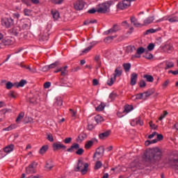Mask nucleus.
<instances>
[{
	"instance_id": "obj_1",
	"label": "nucleus",
	"mask_w": 178,
	"mask_h": 178,
	"mask_svg": "<svg viewBox=\"0 0 178 178\" xmlns=\"http://www.w3.org/2000/svg\"><path fill=\"white\" fill-rule=\"evenodd\" d=\"M144 158L146 162L150 163L151 166L158 165L159 161L162 159V151L158 147L149 149L145 153Z\"/></svg>"
},
{
	"instance_id": "obj_2",
	"label": "nucleus",
	"mask_w": 178,
	"mask_h": 178,
	"mask_svg": "<svg viewBox=\"0 0 178 178\" xmlns=\"http://www.w3.org/2000/svg\"><path fill=\"white\" fill-rule=\"evenodd\" d=\"M112 3H113V2L112 1H109L97 5V13H109Z\"/></svg>"
},
{
	"instance_id": "obj_3",
	"label": "nucleus",
	"mask_w": 178,
	"mask_h": 178,
	"mask_svg": "<svg viewBox=\"0 0 178 178\" xmlns=\"http://www.w3.org/2000/svg\"><path fill=\"white\" fill-rule=\"evenodd\" d=\"M75 172H81V175H86L88 172V163L83 160H78L77 165L74 168Z\"/></svg>"
},
{
	"instance_id": "obj_4",
	"label": "nucleus",
	"mask_w": 178,
	"mask_h": 178,
	"mask_svg": "<svg viewBox=\"0 0 178 178\" xmlns=\"http://www.w3.org/2000/svg\"><path fill=\"white\" fill-rule=\"evenodd\" d=\"M123 73L122 67H118L114 71V74L111 76L110 80L107 81L108 86H113V83L116 81V77H120Z\"/></svg>"
},
{
	"instance_id": "obj_5",
	"label": "nucleus",
	"mask_w": 178,
	"mask_h": 178,
	"mask_svg": "<svg viewBox=\"0 0 178 178\" xmlns=\"http://www.w3.org/2000/svg\"><path fill=\"white\" fill-rule=\"evenodd\" d=\"M15 65L20 66L22 69H25L27 73H37V68L34 67H31L30 65H26L24 62L22 63H15Z\"/></svg>"
},
{
	"instance_id": "obj_6",
	"label": "nucleus",
	"mask_w": 178,
	"mask_h": 178,
	"mask_svg": "<svg viewBox=\"0 0 178 178\" xmlns=\"http://www.w3.org/2000/svg\"><path fill=\"white\" fill-rule=\"evenodd\" d=\"M1 24L4 27H6V29H9L15 24V21L11 17L3 18L1 19Z\"/></svg>"
},
{
	"instance_id": "obj_7",
	"label": "nucleus",
	"mask_w": 178,
	"mask_h": 178,
	"mask_svg": "<svg viewBox=\"0 0 178 178\" xmlns=\"http://www.w3.org/2000/svg\"><path fill=\"white\" fill-rule=\"evenodd\" d=\"M131 5V3H130L128 0H123L120 1L118 5L117 8L118 9H120V10H124V9H127V8L130 7Z\"/></svg>"
},
{
	"instance_id": "obj_8",
	"label": "nucleus",
	"mask_w": 178,
	"mask_h": 178,
	"mask_svg": "<svg viewBox=\"0 0 178 178\" xmlns=\"http://www.w3.org/2000/svg\"><path fill=\"white\" fill-rule=\"evenodd\" d=\"M35 168H37V163L33 162L32 163L29 164L28 167L26 168V173L27 175H33L34 173H37Z\"/></svg>"
},
{
	"instance_id": "obj_9",
	"label": "nucleus",
	"mask_w": 178,
	"mask_h": 178,
	"mask_svg": "<svg viewBox=\"0 0 178 178\" xmlns=\"http://www.w3.org/2000/svg\"><path fill=\"white\" fill-rule=\"evenodd\" d=\"M120 31V26L118 24H114L113 27L108 31L104 32V35H109V34H113L114 33H118Z\"/></svg>"
},
{
	"instance_id": "obj_10",
	"label": "nucleus",
	"mask_w": 178,
	"mask_h": 178,
	"mask_svg": "<svg viewBox=\"0 0 178 178\" xmlns=\"http://www.w3.org/2000/svg\"><path fill=\"white\" fill-rule=\"evenodd\" d=\"M15 40L13 38H6L1 41V44L5 47H8V45H13Z\"/></svg>"
},
{
	"instance_id": "obj_11",
	"label": "nucleus",
	"mask_w": 178,
	"mask_h": 178,
	"mask_svg": "<svg viewBox=\"0 0 178 178\" xmlns=\"http://www.w3.org/2000/svg\"><path fill=\"white\" fill-rule=\"evenodd\" d=\"M130 21L131 24H133V26H134V27H137V28H141L143 27V24L138 22V19H137V18H136V17L132 16L130 17Z\"/></svg>"
},
{
	"instance_id": "obj_12",
	"label": "nucleus",
	"mask_w": 178,
	"mask_h": 178,
	"mask_svg": "<svg viewBox=\"0 0 178 178\" xmlns=\"http://www.w3.org/2000/svg\"><path fill=\"white\" fill-rule=\"evenodd\" d=\"M58 149L66 150V146L61 143H54L53 144V151H58Z\"/></svg>"
},
{
	"instance_id": "obj_13",
	"label": "nucleus",
	"mask_w": 178,
	"mask_h": 178,
	"mask_svg": "<svg viewBox=\"0 0 178 178\" xmlns=\"http://www.w3.org/2000/svg\"><path fill=\"white\" fill-rule=\"evenodd\" d=\"M13 35H20V37H22V35H23V32H22V28H20L19 26H15L14 28H13L12 31H11Z\"/></svg>"
},
{
	"instance_id": "obj_14",
	"label": "nucleus",
	"mask_w": 178,
	"mask_h": 178,
	"mask_svg": "<svg viewBox=\"0 0 178 178\" xmlns=\"http://www.w3.org/2000/svg\"><path fill=\"white\" fill-rule=\"evenodd\" d=\"M74 8L76 10H83L84 9V2L83 1H77L74 3Z\"/></svg>"
},
{
	"instance_id": "obj_15",
	"label": "nucleus",
	"mask_w": 178,
	"mask_h": 178,
	"mask_svg": "<svg viewBox=\"0 0 178 178\" xmlns=\"http://www.w3.org/2000/svg\"><path fill=\"white\" fill-rule=\"evenodd\" d=\"M137 79H138V74L136 72H133L131 74V86H136V84L137 83Z\"/></svg>"
},
{
	"instance_id": "obj_16",
	"label": "nucleus",
	"mask_w": 178,
	"mask_h": 178,
	"mask_svg": "<svg viewBox=\"0 0 178 178\" xmlns=\"http://www.w3.org/2000/svg\"><path fill=\"white\" fill-rule=\"evenodd\" d=\"M144 52H145V49L144 47H139L136 51V55L132 56L131 58H141V54H144Z\"/></svg>"
},
{
	"instance_id": "obj_17",
	"label": "nucleus",
	"mask_w": 178,
	"mask_h": 178,
	"mask_svg": "<svg viewBox=\"0 0 178 178\" xmlns=\"http://www.w3.org/2000/svg\"><path fill=\"white\" fill-rule=\"evenodd\" d=\"M165 20H168L170 23H177L178 22V17L173 15H168L165 17Z\"/></svg>"
},
{
	"instance_id": "obj_18",
	"label": "nucleus",
	"mask_w": 178,
	"mask_h": 178,
	"mask_svg": "<svg viewBox=\"0 0 178 178\" xmlns=\"http://www.w3.org/2000/svg\"><path fill=\"white\" fill-rule=\"evenodd\" d=\"M155 20V18L154 17H149L143 21V24H142L143 27L144 26H148V24H151Z\"/></svg>"
},
{
	"instance_id": "obj_19",
	"label": "nucleus",
	"mask_w": 178,
	"mask_h": 178,
	"mask_svg": "<svg viewBox=\"0 0 178 178\" xmlns=\"http://www.w3.org/2000/svg\"><path fill=\"white\" fill-rule=\"evenodd\" d=\"M80 148V145L79 143H74L71 145L70 148L67 149V152H74L75 149H79Z\"/></svg>"
},
{
	"instance_id": "obj_20",
	"label": "nucleus",
	"mask_w": 178,
	"mask_h": 178,
	"mask_svg": "<svg viewBox=\"0 0 178 178\" xmlns=\"http://www.w3.org/2000/svg\"><path fill=\"white\" fill-rule=\"evenodd\" d=\"M111 136V131H106L105 132H103L102 134H99V138L100 140H105V138H108V136Z\"/></svg>"
},
{
	"instance_id": "obj_21",
	"label": "nucleus",
	"mask_w": 178,
	"mask_h": 178,
	"mask_svg": "<svg viewBox=\"0 0 178 178\" xmlns=\"http://www.w3.org/2000/svg\"><path fill=\"white\" fill-rule=\"evenodd\" d=\"M49 29H46L44 30L42 35V39L43 41H48V38L49 37Z\"/></svg>"
},
{
	"instance_id": "obj_22",
	"label": "nucleus",
	"mask_w": 178,
	"mask_h": 178,
	"mask_svg": "<svg viewBox=\"0 0 178 178\" xmlns=\"http://www.w3.org/2000/svg\"><path fill=\"white\" fill-rule=\"evenodd\" d=\"M25 84H27V81L22 79L19 83H15L14 86H15L17 88H19V87H24Z\"/></svg>"
},
{
	"instance_id": "obj_23",
	"label": "nucleus",
	"mask_w": 178,
	"mask_h": 178,
	"mask_svg": "<svg viewBox=\"0 0 178 178\" xmlns=\"http://www.w3.org/2000/svg\"><path fill=\"white\" fill-rule=\"evenodd\" d=\"M49 148V147L48 146V145H43L40 151H39V154H40L41 155H44V154H45L47 152V151H48V149Z\"/></svg>"
},
{
	"instance_id": "obj_24",
	"label": "nucleus",
	"mask_w": 178,
	"mask_h": 178,
	"mask_svg": "<svg viewBox=\"0 0 178 178\" xmlns=\"http://www.w3.org/2000/svg\"><path fill=\"white\" fill-rule=\"evenodd\" d=\"M14 148H15V145L11 144V145H8L7 147H4L3 151H4V152H7V153L12 152V151H13Z\"/></svg>"
},
{
	"instance_id": "obj_25",
	"label": "nucleus",
	"mask_w": 178,
	"mask_h": 178,
	"mask_svg": "<svg viewBox=\"0 0 178 178\" xmlns=\"http://www.w3.org/2000/svg\"><path fill=\"white\" fill-rule=\"evenodd\" d=\"M133 123H136V124H139V126H143V124H144V122H143V120H141V118H140V117L134 120L131 122V124H133Z\"/></svg>"
},
{
	"instance_id": "obj_26",
	"label": "nucleus",
	"mask_w": 178,
	"mask_h": 178,
	"mask_svg": "<svg viewBox=\"0 0 178 178\" xmlns=\"http://www.w3.org/2000/svg\"><path fill=\"white\" fill-rule=\"evenodd\" d=\"M24 118V113L21 112L18 114L17 118H16V123L19 124L21 123L22 120H23V118Z\"/></svg>"
},
{
	"instance_id": "obj_27",
	"label": "nucleus",
	"mask_w": 178,
	"mask_h": 178,
	"mask_svg": "<svg viewBox=\"0 0 178 178\" xmlns=\"http://www.w3.org/2000/svg\"><path fill=\"white\" fill-rule=\"evenodd\" d=\"M97 45V42H92V45L88 46L86 49H85L82 52L83 54H87V52H90L92 49V47H95Z\"/></svg>"
},
{
	"instance_id": "obj_28",
	"label": "nucleus",
	"mask_w": 178,
	"mask_h": 178,
	"mask_svg": "<svg viewBox=\"0 0 178 178\" xmlns=\"http://www.w3.org/2000/svg\"><path fill=\"white\" fill-rule=\"evenodd\" d=\"M51 12L53 18L55 20H58V19H59V12H58V10H51Z\"/></svg>"
},
{
	"instance_id": "obj_29",
	"label": "nucleus",
	"mask_w": 178,
	"mask_h": 178,
	"mask_svg": "<svg viewBox=\"0 0 178 178\" xmlns=\"http://www.w3.org/2000/svg\"><path fill=\"white\" fill-rule=\"evenodd\" d=\"M154 92H155V89L154 88H150L147 91L144 92V94H145L146 98H148V97H151V95H152V94H154Z\"/></svg>"
},
{
	"instance_id": "obj_30",
	"label": "nucleus",
	"mask_w": 178,
	"mask_h": 178,
	"mask_svg": "<svg viewBox=\"0 0 178 178\" xmlns=\"http://www.w3.org/2000/svg\"><path fill=\"white\" fill-rule=\"evenodd\" d=\"M143 78L145 79L146 81H147L148 83L154 82V76H152V75L145 74L143 76Z\"/></svg>"
},
{
	"instance_id": "obj_31",
	"label": "nucleus",
	"mask_w": 178,
	"mask_h": 178,
	"mask_svg": "<svg viewBox=\"0 0 178 178\" xmlns=\"http://www.w3.org/2000/svg\"><path fill=\"white\" fill-rule=\"evenodd\" d=\"M172 67H175V63L172 61H165V70H168V69H170Z\"/></svg>"
},
{
	"instance_id": "obj_32",
	"label": "nucleus",
	"mask_w": 178,
	"mask_h": 178,
	"mask_svg": "<svg viewBox=\"0 0 178 178\" xmlns=\"http://www.w3.org/2000/svg\"><path fill=\"white\" fill-rule=\"evenodd\" d=\"M116 37H118V35L106 37L104 38V42H112V41H113Z\"/></svg>"
},
{
	"instance_id": "obj_33",
	"label": "nucleus",
	"mask_w": 178,
	"mask_h": 178,
	"mask_svg": "<svg viewBox=\"0 0 178 178\" xmlns=\"http://www.w3.org/2000/svg\"><path fill=\"white\" fill-rule=\"evenodd\" d=\"M105 106H106V105H105V103L102 102L97 107H96V111L97 112H102V111L105 109Z\"/></svg>"
},
{
	"instance_id": "obj_34",
	"label": "nucleus",
	"mask_w": 178,
	"mask_h": 178,
	"mask_svg": "<svg viewBox=\"0 0 178 178\" xmlns=\"http://www.w3.org/2000/svg\"><path fill=\"white\" fill-rule=\"evenodd\" d=\"M131 111H133V107L130 105H126L124 106L123 113H129V112H131Z\"/></svg>"
},
{
	"instance_id": "obj_35",
	"label": "nucleus",
	"mask_w": 178,
	"mask_h": 178,
	"mask_svg": "<svg viewBox=\"0 0 178 178\" xmlns=\"http://www.w3.org/2000/svg\"><path fill=\"white\" fill-rule=\"evenodd\" d=\"M156 143H158V139H154L152 140H146L145 142V145L146 147H148V145H151V144H156Z\"/></svg>"
},
{
	"instance_id": "obj_36",
	"label": "nucleus",
	"mask_w": 178,
	"mask_h": 178,
	"mask_svg": "<svg viewBox=\"0 0 178 178\" xmlns=\"http://www.w3.org/2000/svg\"><path fill=\"white\" fill-rule=\"evenodd\" d=\"M95 122L98 123H102V122H104V118L101 116L100 115H97L95 117Z\"/></svg>"
},
{
	"instance_id": "obj_37",
	"label": "nucleus",
	"mask_w": 178,
	"mask_h": 178,
	"mask_svg": "<svg viewBox=\"0 0 178 178\" xmlns=\"http://www.w3.org/2000/svg\"><path fill=\"white\" fill-rule=\"evenodd\" d=\"M104 151H105V149L104 147H102L100 149H97L96 150V152L93 155V158H95L97 156V155H101V154H102V152H104Z\"/></svg>"
},
{
	"instance_id": "obj_38",
	"label": "nucleus",
	"mask_w": 178,
	"mask_h": 178,
	"mask_svg": "<svg viewBox=\"0 0 178 178\" xmlns=\"http://www.w3.org/2000/svg\"><path fill=\"white\" fill-rule=\"evenodd\" d=\"M125 72H129L130 71V69L131 67V64L130 63H124L122 65Z\"/></svg>"
},
{
	"instance_id": "obj_39",
	"label": "nucleus",
	"mask_w": 178,
	"mask_h": 178,
	"mask_svg": "<svg viewBox=\"0 0 178 178\" xmlns=\"http://www.w3.org/2000/svg\"><path fill=\"white\" fill-rule=\"evenodd\" d=\"M161 30V28H159L157 29H150L145 31V34H151L153 33H156V31H159Z\"/></svg>"
},
{
	"instance_id": "obj_40",
	"label": "nucleus",
	"mask_w": 178,
	"mask_h": 178,
	"mask_svg": "<svg viewBox=\"0 0 178 178\" xmlns=\"http://www.w3.org/2000/svg\"><path fill=\"white\" fill-rule=\"evenodd\" d=\"M93 144H94V142L92 140H89L88 141V143H86L85 148H86V149H90V148L92 147Z\"/></svg>"
},
{
	"instance_id": "obj_41",
	"label": "nucleus",
	"mask_w": 178,
	"mask_h": 178,
	"mask_svg": "<svg viewBox=\"0 0 178 178\" xmlns=\"http://www.w3.org/2000/svg\"><path fill=\"white\" fill-rule=\"evenodd\" d=\"M47 139L48 140V141H50V143H54V136L52 135V134H47Z\"/></svg>"
},
{
	"instance_id": "obj_42",
	"label": "nucleus",
	"mask_w": 178,
	"mask_h": 178,
	"mask_svg": "<svg viewBox=\"0 0 178 178\" xmlns=\"http://www.w3.org/2000/svg\"><path fill=\"white\" fill-rule=\"evenodd\" d=\"M138 86L140 88H144V87H145V86H147V83H145V81H144V80H140L138 82Z\"/></svg>"
},
{
	"instance_id": "obj_43",
	"label": "nucleus",
	"mask_w": 178,
	"mask_h": 178,
	"mask_svg": "<svg viewBox=\"0 0 178 178\" xmlns=\"http://www.w3.org/2000/svg\"><path fill=\"white\" fill-rule=\"evenodd\" d=\"M13 86H15V84H13L12 82L8 81L6 84V88H7V90H10L13 88Z\"/></svg>"
},
{
	"instance_id": "obj_44",
	"label": "nucleus",
	"mask_w": 178,
	"mask_h": 178,
	"mask_svg": "<svg viewBox=\"0 0 178 178\" xmlns=\"http://www.w3.org/2000/svg\"><path fill=\"white\" fill-rule=\"evenodd\" d=\"M57 66H59V62L56 61L49 65V69H55Z\"/></svg>"
},
{
	"instance_id": "obj_45",
	"label": "nucleus",
	"mask_w": 178,
	"mask_h": 178,
	"mask_svg": "<svg viewBox=\"0 0 178 178\" xmlns=\"http://www.w3.org/2000/svg\"><path fill=\"white\" fill-rule=\"evenodd\" d=\"M143 58H145L146 59L151 60V59H152V58H154V56L151 53H147L143 56Z\"/></svg>"
},
{
	"instance_id": "obj_46",
	"label": "nucleus",
	"mask_w": 178,
	"mask_h": 178,
	"mask_svg": "<svg viewBox=\"0 0 178 178\" xmlns=\"http://www.w3.org/2000/svg\"><path fill=\"white\" fill-rule=\"evenodd\" d=\"M63 102L61 99L56 100L54 103L55 106H62Z\"/></svg>"
},
{
	"instance_id": "obj_47",
	"label": "nucleus",
	"mask_w": 178,
	"mask_h": 178,
	"mask_svg": "<svg viewBox=\"0 0 178 178\" xmlns=\"http://www.w3.org/2000/svg\"><path fill=\"white\" fill-rule=\"evenodd\" d=\"M45 168H46V169H47V170H51V169H52V168H54V165L51 162L47 163Z\"/></svg>"
},
{
	"instance_id": "obj_48",
	"label": "nucleus",
	"mask_w": 178,
	"mask_h": 178,
	"mask_svg": "<svg viewBox=\"0 0 178 178\" xmlns=\"http://www.w3.org/2000/svg\"><path fill=\"white\" fill-rule=\"evenodd\" d=\"M24 13L25 16H30V15H31V10L25 8L24 10Z\"/></svg>"
},
{
	"instance_id": "obj_49",
	"label": "nucleus",
	"mask_w": 178,
	"mask_h": 178,
	"mask_svg": "<svg viewBox=\"0 0 178 178\" xmlns=\"http://www.w3.org/2000/svg\"><path fill=\"white\" fill-rule=\"evenodd\" d=\"M76 155H83L84 154V149L83 148H79L76 152Z\"/></svg>"
},
{
	"instance_id": "obj_50",
	"label": "nucleus",
	"mask_w": 178,
	"mask_h": 178,
	"mask_svg": "<svg viewBox=\"0 0 178 178\" xmlns=\"http://www.w3.org/2000/svg\"><path fill=\"white\" fill-rule=\"evenodd\" d=\"M165 49L168 51V54H170V52H172L173 51V47L167 44L165 46Z\"/></svg>"
},
{
	"instance_id": "obj_51",
	"label": "nucleus",
	"mask_w": 178,
	"mask_h": 178,
	"mask_svg": "<svg viewBox=\"0 0 178 178\" xmlns=\"http://www.w3.org/2000/svg\"><path fill=\"white\" fill-rule=\"evenodd\" d=\"M63 2V0H51V3L54 5H60Z\"/></svg>"
},
{
	"instance_id": "obj_52",
	"label": "nucleus",
	"mask_w": 178,
	"mask_h": 178,
	"mask_svg": "<svg viewBox=\"0 0 178 178\" xmlns=\"http://www.w3.org/2000/svg\"><path fill=\"white\" fill-rule=\"evenodd\" d=\"M149 124L151 129H153L154 130H156V129H158V125H155V124H153L152 121L149 122Z\"/></svg>"
},
{
	"instance_id": "obj_53",
	"label": "nucleus",
	"mask_w": 178,
	"mask_h": 178,
	"mask_svg": "<svg viewBox=\"0 0 178 178\" xmlns=\"http://www.w3.org/2000/svg\"><path fill=\"white\" fill-rule=\"evenodd\" d=\"M102 166V162L101 161H97L96 163H95V169H100V168Z\"/></svg>"
},
{
	"instance_id": "obj_54",
	"label": "nucleus",
	"mask_w": 178,
	"mask_h": 178,
	"mask_svg": "<svg viewBox=\"0 0 178 178\" xmlns=\"http://www.w3.org/2000/svg\"><path fill=\"white\" fill-rule=\"evenodd\" d=\"M154 48H155V44H154V43H150L147 46L148 51H153Z\"/></svg>"
},
{
	"instance_id": "obj_55",
	"label": "nucleus",
	"mask_w": 178,
	"mask_h": 178,
	"mask_svg": "<svg viewBox=\"0 0 178 178\" xmlns=\"http://www.w3.org/2000/svg\"><path fill=\"white\" fill-rule=\"evenodd\" d=\"M22 2L27 6H31V0H22Z\"/></svg>"
},
{
	"instance_id": "obj_56",
	"label": "nucleus",
	"mask_w": 178,
	"mask_h": 178,
	"mask_svg": "<svg viewBox=\"0 0 178 178\" xmlns=\"http://www.w3.org/2000/svg\"><path fill=\"white\" fill-rule=\"evenodd\" d=\"M14 127H15V125L11 124L9 127L3 129V131H10V130H13Z\"/></svg>"
},
{
	"instance_id": "obj_57",
	"label": "nucleus",
	"mask_w": 178,
	"mask_h": 178,
	"mask_svg": "<svg viewBox=\"0 0 178 178\" xmlns=\"http://www.w3.org/2000/svg\"><path fill=\"white\" fill-rule=\"evenodd\" d=\"M116 97H118V95L115 92H113L109 95V98H111V99H112V101H113V99H115V98H116Z\"/></svg>"
},
{
	"instance_id": "obj_58",
	"label": "nucleus",
	"mask_w": 178,
	"mask_h": 178,
	"mask_svg": "<svg viewBox=\"0 0 178 178\" xmlns=\"http://www.w3.org/2000/svg\"><path fill=\"white\" fill-rule=\"evenodd\" d=\"M70 111L71 112V116L73 118V119H76V113H77L76 111H73V109L70 108Z\"/></svg>"
},
{
	"instance_id": "obj_59",
	"label": "nucleus",
	"mask_w": 178,
	"mask_h": 178,
	"mask_svg": "<svg viewBox=\"0 0 178 178\" xmlns=\"http://www.w3.org/2000/svg\"><path fill=\"white\" fill-rule=\"evenodd\" d=\"M97 12H98V11L97 10V7H96V9L95 8H92V9L89 10L88 11V13H90V15H94V13H95Z\"/></svg>"
},
{
	"instance_id": "obj_60",
	"label": "nucleus",
	"mask_w": 178,
	"mask_h": 178,
	"mask_svg": "<svg viewBox=\"0 0 178 178\" xmlns=\"http://www.w3.org/2000/svg\"><path fill=\"white\" fill-rule=\"evenodd\" d=\"M168 115V111H163V114H161L159 120H162Z\"/></svg>"
},
{
	"instance_id": "obj_61",
	"label": "nucleus",
	"mask_w": 178,
	"mask_h": 178,
	"mask_svg": "<svg viewBox=\"0 0 178 178\" xmlns=\"http://www.w3.org/2000/svg\"><path fill=\"white\" fill-rule=\"evenodd\" d=\"M169 83H170V81L169 79H167L162 85L163 88H166L168 87Z\"/></svg>"
},
{
	"instance_id": "obj_62",
	"label": "nucleus",
	"mask_w": 178,
	"mask_h": 178,
	"mask_svg": "<svg viewBox=\"0 0 178 178\" xmlns=\"http://www.w3.org/2000/svg\"><path fill=\"white\" fill-rule=\"evenodd\" d=\"M122 24L124 27H125V29H129V27H130V24H129L127 21L122 22Z\"/></svg>"
},
{
	"instance_id": "obj_63",
	"label": "nucleus",
	"mask_w": 178,
	"mask_h": 178,
	"mask_svg": "<svg viewBox=\"0 0 178 178\" xmlns=\"http://www.w3.org/2000/svg\"><path fill=\"white\" fill-rule=\"evenodd\" d=\"M51 87V82L47 81L44 83V88H49Z\"/></svg>"
},
{
	"instance_id": "obj_64",
	"label": "nucleus",
	"mask_w": 178,
	"mask_h": 178,
	"mask_svg": "<svg viewBox=\"0 0 178 178\" xmlns=\"http://www.w3.org/2000/svg\"><path fill=\"white\" fill-rule=\"evenodd\" d=\"M85 137H86V134H82L78 136V138L80 140V141H83V140H84Z\"/></svg>"
}]
</instances>
